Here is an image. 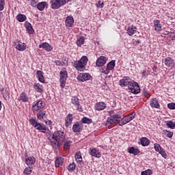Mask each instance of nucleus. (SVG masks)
Listing matches in <instances>:
<instances>
[{"label":"nucleus","mask_w":175,"mask_h":175,"mask_svg":"<svg viewBox=\"0 0 175 175\" xmlns=\"http://www.w3.org/2000/svg\"><path fill=\"white\" fill-rule=\"evenodd\" d=\"M64 142H65V133L61 131L55 132L51 140V146L58 148L59 146H62Z\"/></svg>","instance_id":"nucleus-1"},{"label":"nucleus","mask_w":175,"mask_h":175,"mask_svg":"<svg viewBox=\"0 0 175 175\" xmlns=\"http://www.w3.org/2000/svg\"><path fill=\"white\" fill-rule=\"evenodd\" d=\"M88 62V57H87V56H83L80 60L74 62V68H75L77 70L81 72L84 70V68H85V65H87Z\"/></svg>","instance_id":"nucleus-2"},{"label":"nucleus","mask_w":175,"mask_h":175,"mask_svg":"<svg viewBox=\"0 0 175 175\" xmlns=\"http://www.w3.org/2000/svg\"><path fill=\"white\" fill-rule=\"evenodd\" d=\"M127 85L131 90L132 94H139V92H140V86L137 82H135V81H130Z\"/></svg>","instance_id":"nucleus-3"},{"label":"nucleus","mask_w":175,"mask_h":175,"mask_svg":"<svg viewBox=\"0 0 175 175\" xmlns=\"http://www.w3.org/2000/svg\"><path fill=\"white\" fill-rule=\"evenodd\" d=\"M136 117V113L135 112L131 113L129 115L124 116L121 120L119 122V125L122 126V125H126L128 122H131L133 118Z\"/></svg>","instance_id":"nucleus-4"},{"label":"nucleus","mask_w":175,"mask_h":175,"mask_svg":"<svg viewBox=\"0 0 175 175\" xmlns=\"http://www.w3.org/2000/svg\"><path fill=\"white\" fill-rule=\"evenodd\" d=\"M68 1L69 0H51L50 3L52 9H59L60 6H64Z\"/></svg>","instance_id":"nucleus-5"},{"label":"nucleus","mask_w":175,"mask_h":175,"mask_svg":"<svg viewBox=\"0 0 175 175\" xmlns=\"http://www.w3.org/2000/svg\"><path fill=\"white\" fill-rule=\"evenodd\" d=\"M68 79V72L65 70L60 71V87L64 88Z\"/></svg>","instance_id":"nucleus-6"},{"label":"nucleus","mask_w":175,"mask_h":175,"mask_svg":"<svg viewBox=\"0 0 175 175\" xmlns=\"http://www.w3.org/2000/svg\"><path fill=\"white\" fill-rule=\"evenodd\" d=\"M14 44L15 49L18 51H24L27 49V44L18 40L14 41Z\"/></svg>","instance_id":"nucleus-7"},{"label":"nucleus","mask_w":175,"mask_h":175,"mask_svg":"<svg viewBox=\"0 0 175 175\" xmlns=\"http://www.w3.org/2000/svg\"><path fill=\"white\" fill-rule=\"evenodd\" d=\"M46 106V103L42 100L38 101L36 104L32 106L33 111H38Z\"/></svg>","instance_id":"nucleus-8"},{"label":"nucleus","mask_w":175,"mask_h":175,"mask_svg":"<svg viewBox=\"0 0 175 175\" xmlns=\"http://www.w3.org/2000/svg\"><path fill=\"white\" fill-rule=\"evenodd\" d=\"M77 80L79 81H87L88 80H91V75L87 72H83L78 75Z\"/></svg>","instance_id":"nucleus-9"},{"label":"nucleus","mask_w":175,"mask_h":175,"mask_svg":"<svg viewBox=\"0 0 175 175\" xmlns=\"http://www.w3.org/2000/svg\"><path fill=\"white\" fill-rule=\"evenodd\" d=\"M121 119V115L115 114L107 119L108 124H116L117 121H120Z\"/></svg>","instance_id":"nucleus-10"},{"label":"nucleus","mask_w":175,"mask_h":175,"mask_svg":"<svg viewBox=\"0 0 175 175\" xmlns=\"http://www.w3.org/2000/svg\"><path fill=\"white\" fill-rule=\"evenodd\" d=\"M164 64L165 66H167V68H169L170 69H172V68H173V66H174L175 65L174 60L172 59V57H166L164 59Z\"/></svg>","instance_id":"nucleus-11"},{"label":"nucleus","mask_w":175,"mask_h":175,"mask_svg":"<svg viewBox=\"0 0 175 175\" xmlns=\"http://www.w3.org/2000/svg\"><path fill=\"white\" fill-rule=\"evenodd\" d=\"M71 102L72 105H75V106H76L77 110H78V111H83V108L81 107L79 102V98L77 97H72L71 99Z\"/></svg>","instance_id":"nucleus-12"},{"label":"nucleus","mask_w":175,"mask_h":175,"mask_svg":"<svg viewBox=\"0 0 175 175\" xmlns=\"http://www.w3.org/2000/svg\"><path fill=\"white\" fill-rule=\"evenodd\" d=\"M37 118L40 120L47 118V111L44 110L39 111V112L37 113Z\"/></svg>","instance_id":"nucleus-13"},{"label":"nucleus","mask_w":175,"mask_h":175,"mask_svg":"<svg viewBox=\"0 0 175 175\" xmlns=\"http://www.w3.org/2000/svg\"><path fill=\"white\" fill-rule=\"evenodd\" d=\"M25 162L27 166H31V165H33L35 162H36V159L33 157H27V156H25Z\"/></svg>","instance_id":"nucleus-14"},{"label":"nucleus","mask_w":175,"mask_h":175,"mask_svg":"<svg viewBox=\"0 0 175 175\" xmlns=\"http://www.w3.org/2000/svg\"><path fill=\"white\" fill-rule=\"evenodd\" d=\"M154 27L157 32H161L162 31V25H161L159 20L154 21Z\"/></svg>","instance_id":"nucleus-15"},{"label":"nucleus","mask_w":175,"mask_h":175,"mask_svg":"<svg viewBox=\"0 0 175 175\" xmlns=\"http://www.w3.org/2000/svg\"><path fill=\"white\" fill-rule=\"evenodd\" d=\"M95 109L100 111L101 110H105L106 109V104L103 102H100L94 105Z\"/></svg>","instance_id":"nucleus-16"},{"label":"nucleus","mask_w":175,"mask_h":175,"mask_svg":"<svg viewBox=\"0 0 175 175\" xmlns=\"http://www.w3.org/2000/svg\"><path fill=\"white\" fill-rule=\"evenodd\" d=\"M39 49H44L46 51H51L53 50V47L50 46V44L47 42H44L39 45Z\"/></svg>","instance_id":"nucleus-17"},{"label":"nucleus","mask_w":175,"mask_h":175,"mask_svg":"<svg viewBox=\"0 0 175 175\" xmlns=\"http://www.w3.org/2000/svg\"><path fill=\"white\" fill-rule=\"evenodd\" d=\"M96 64L97 66H103L106 64V57L100 56L98 58Z\"/></svg>","instance_id":"nucleus-18"},{"label":"nucleus","mask_w":175,"mask_h":175,"mask_svg":"<svg viewBox=\"0 0 175 175\" xmlns=\"http://www.w3.org/2000/svg\"><path fill=\"white\" fill-rule=\"evenodd\" d=\"M129 81H131V79H129V77H126L124 79H120V85H121V87H126V85L129 84Z\"/></svg>","instance_id":"nucleus-19"},{"label":"nucleus","mask_w":175,"mask_h":175,"mask_svg":"<svg viewBox=\"0 0 175 175\" xmlns=\"http://www.w3.org/2000/svg\"><path fill=\"white\" fill-rule=\"evenodd\" d=\"M35 128L38 131H40V132H42V133H45L46 131H47V129L46 128V126H44V124H42L40 123H38L37 126H36Z\"/></svg>","instance_id":"nucleus-20"},{"label":"nucleus","mask_w":175,"mask_h":175,"mask_svg":"<svg viewBox=\"0 0 175 175\" xmlns=\"http://www.w3.org/2000/svg\"><path fill=\"white\" fill-rule=\"evenodd\" d=\"M150 105L151 107L159 109V103H158V100H157V98H152L150 101Z\"/></svg>","instance_id":"nucleus-21"},{"label":"nucleus","mask_w":175,"mask_h":175,"mask_svg":"<svg viewBox=\"0 0 175 175\" xmlns=\"http://www.w3.org/2000/svg\"><path fill=\"white\" fill-rule=\"evenodd\" d=\"M72 121H73V115L69 113L66 118V126H69V125H71Z\"/></svg>","instance_id":"nucleus-22"},{"label":"nucleus","mask_w":175,"mask_h":175,"mask_svg":"<svg viewBox=\"0 0 175 175\" xmlns=\"http://www.w3.org/2000/svg\"><path fill=\"white\" fill-rule=\"evenodd\" d=\"M55 163L56 167H59L60 166H62L64 163V158L61 157H57L55 161Z\"/></svg>","instance_id":"nucleus-23"},{"label":"nucleus","mask_w":175,"mask_h":175,"mask_svg":"<svg viewBox=\"0 0 175 175\" xmlns=\"http://www.w3.org/2000/svg\"><path fill=\"white\" fill-rule=\"evenodd\" d=\"M140 144L143 147H146L147 146L150 145V139H148L147 137H142L140 139Z\"/></svg>","instance_id":"nucleus-24"},{"label":"nucleus","mask_w":175,"mask_h":175,"mask_svg":"<svg viewBox=\"0 0 175 175\" xmlns=\"http://www.w3.org/2000/svg\"><path fill=\"white\" fill-rule=\"evenodd\" d=\"M46 6H47V2L42 1L37 4V9H38V10H40V11L44 10V8H46Z\"/></svg>","instance_id":"nucleus-25"},{"label":"nucleus","mask_w":175,"mask_h":175,"mask_svg":"<svg viewBox=\"0 0 175 175\" xmlns=\"http://www.w3.org/2000/svg\"><path fill=\"white\" fill-rule=\"evenodd\" d=\"M73 23L75 21L73 20V17L68 16L66 19V27H72L73 25Z\"/></svg>","instance_id":"nucleus-26"},{"label":"nucleus","mask_w":175,"mask_h":175,"mask_svg":"<svg viewBox=\"0 0 175 175\" xmlns=\"http://www.w3.org/2000/svg\"><path fill=\"white\" fill-rule=\"evenodd\" d=\"M90 155H92V157H96V158H100V153H99V151L95 149H90Z\"/></svg>","instance_id":"nucleus-27"},{"label":"nucleus","mask_w":175,"mask_h":175,"mask_svg":"<svg viewBox=\"0 0 175 175\" xmlns=\"http://www.w3.org/2000/svg\"><path fill=\"white\" fill-rule=\"evenodd\" d=\"M116 66V60H112L109 62L107 65V69L108 70H113L114 69V67Z\"/></svg>","instance_id":"nucleus-28"},{"label":"nucleus","mask_w":175,"mask_h":175,"mask_svg":"<svg viewBox=\"0 0 175 175\" xmlns=\"http://www.w3.org/2000/svg\"><path fill=\"white\" fill-rule=\"evenodd\" d=\"M19 98H20V100H22V102H25V103L29 100L27 93L24 92L21 94Z\"/></svg>","instance_id":"nucleus-29"},{"label":"nucleus","mask_w":175,"mask_h":175,"mask_svg":"<svg viewBox=\"0 0 175 175\" xmlns=\"http://www.w3.org/2000/svg\"><path fill=\"white\" fill-rule=\"evenodd\" d=\"M135 32H136V27H135L134 26L129 27L127 29L128 35H129L130 36H132V35H133Z\"/></svg>","instance_id":"nucleus-30"},{"label":"nucleus","mask_w":175,"mask_h":175,"mask_svg":"<svg viewBox=\"0 0 175 175\" xmlns=\"http://www.w3.org/2000/svg\"><path fill=\"white\" fill-rule=\"evenodd\" d=\"M16 20H18L19 23H23V21H25V20H27V16L24 14H19L16 16Z\"/></svg>","instance_id":"nucleus-31"},{"label":"nucleus","mask_w":175,"mask_h":175,"mask_svg":"<svg viewBox=\"0 0 175 175\" xmlns=\"http://www.w3.org/2000/svg\"><path fill=\"white\" fill-rule=\"evenodd\" d=\"M37 75L39 81H40V83H44V77H43V72L41 70L37 71Z\"/></svg>","instance_id":"nucleus-32"},{"label":"nucleus","mask_w":175,"mask_h":175,"mask_svg":"<svg viewBox=\"0 0 175 175\" xmlns=\"http://www.w3.org/2000/svg\"><path fill=\"white\" fill-rule=\"evenodd\" d=\"M33 88L37 91V92H43V86L39 83L34 85Z\"/></svg>","instance_id":"nucleus-33"},{"label":"nucleus","mask_w":175,"mask_h":175,"mask_svg":"<svg viewBox=\"0 0 175 175\" xmlns=\"http://www.w3.org/2000/svg\"><path fill=\"white\" fill-rule=\"evenodd\" d=\"M73 132H80L81 131V126L79 123H76L72 126Z\"/></svg>","instance_id":"nucleus-34"},{"label":"nucleus","mask_w":175,"mask_h":175,"mask_svg":"<svg viewBox=\"0 0 175 175\" xmlns=\"http://www.w3.org/2000/svg\"><path fill=\"white\" fill-rule=\"evenodd\" d=\"M129 154H133V155H137L140 151H139L137 149H135L134 147H131L129 149Z\"/></svg>","instance_id":"nucleus-35"},{"label":"nucleus","mask_w":175,"mask_h":175,"mask_svg":"<svg viewBox=\"0 0 175 175\" xmlns=\"http://www.w3.org/2000/svg\"><path fill=\"white\" fill-rule=\"evenodd\" d=\"M75 159H76L77 162H81L83 161V157H81V153L80 152H76Z\"/></svg>","instance_id":"nucleus-36"},{"label":"nucleus","mask_w":175,"mask_h":175,"mask_svg":"<svg viewBox=\"0 0 175 175\" xmlns=\"http://www.w3.org/2000/svg\"><path fill=\"white\" fill-rule=\"evenodd\" d=\"M154 146L155 151H157V152H161V151H163V149L162 148V147H161V145H159V144H154Z\"/></svg>","instance_id":"nucleus-37"},{"label":"nucleus","mask_w":175,"mask_h":175,"mask_svg":"<svg viewBox=\"0 0 175 175\" xmlns=\"http://www.w3.org/2000/svg\"><path fill=\"white\" fill-rule=\"evenodd\" d=\"M81 122L83 124H91L92 122V119H90L87 117L82 118Z\"/></svg>","instance_id":"nucleus-38"},{"label":"nucleus","mask_w":175,"mask_h":175,"mask_svg":"<svg viewBox=\"0 0 175 175\" xmlns=\"http://www.w3.org/2000/svg\"><path fill=\"white\" fill-rule=\"evenodd\" d=\"M166 125L168 126V128H170L171 129H174L175 128V123L173 122V121L172 120L167 122Z\"/></svg>","instance_id":"nucleus-39"},{"label":"nucleus","mask_w":175,"mask_h":175,"mask_svg":"<svg viewBox=\"0 0 175 175\" xmlns=\"http://www.w3.org/2000/svg\"><path fill=\"white\" fill-rule=\"evenodd\" d=\"M77 44L80 47V46L84 44V37H81L77 40Z\"/></svg>","instance_id":"nucleus-40"},{"label":"nucleus","mask_w":175,"mask_h":175,"mask_svg":"<svg viewBox=\"0 0 175 175\" xmlns=\"http://www.w3.org/2000/svg\"><path fill=\"white\" fill-rule=\"evenodd\" d=\"M26 28L30 33H33V29L32 28V25H31V23H27Z\"/></svg>","instance_id":"nucleus-41"},{"label":"nucleus","mask_w":175,"mask_h":175,"mask_svg":"<svg viewBox=\"0 0 175 175\" xmlns=\"http://www.w3.org/2000/svg\"><path fill=\"white\" fill-rule=\"evenodd\" d=\"M32 173V167H31V165H29V167H26L24 170L25 174H31Z\"/></svg>","instance_id":"nucleus-42"},{"label":"nucleus","mask_w":175,"mask_h":175,"mask_svg":"<svg viewBox=\"0 0 175 175\" xmlns=\"http://www.w3.org/2000/svg\"><path fill=\"white\" fill-rule=\"evenodd\" d=\"M152 174V170L148 169L141 172V175H151Z\"/></svg>","instance_id":"nucleus-43"},{"label":"nucleus","mask_w":175,"mask_h":175,"mask_svg":"<svg viewBox=\"0 0 175 175\" xmlns=\"http://www.w3.org/2000/svg\"><path fill=\"white\" fill-rule=\"evenodd\" d=\"M75 169H76V165L74 163L70 164L68 166V170H69V172H73Z\"/></svg>","instance_id":"nucleus-44"},{"label":"nucleus","mask_w":175,"mask_h":175,"mask_svg":"<svg viewBox=\"0 0 175 175\" xmlns=\"http://www.w3.org/2000/svg\"><path fill=\"white\" fill-rule=\"evenodd\" d=\"M29 122H30L31 125H32V126H34V128H36L38 124L35 119H29Z\"/></svg>","instance_id":"nucleus-45"},{"label":"nucleus","mask_w":175,"mask_h":175,"mask_svg":"<svg viewBox=\"0 0 175 175\" xmlns=\"http://www.w3.org/2000/svg\"><path fill=\"white\" fill-rule=\"evenodd\" d=\"M5 8V0H0V11Z\"/></svg>","instance_id":"nucleus-46"},{"label":"nucleus","mask_w":175,"mask_h":175,"mask_svg":"<svg viewBox=\"0 0 175 175\" xmlns=\"http://www.w3.org/2000/svg\"><path fill=\"white\" fill-rule=\"evenodd\" d=\"M64 147L65 150H69L70 147V142L68 141L64 143Z\"/></svg>","instance_id":"nucleus-47"},{"label":"nucleus","mask_w":175,"mask_h":175,"mask_svg":"<svg viewBox=\"0 0 175 175\" xmlns=\"http://www.w3.org/2000/svg\"><path fill=\"white\" fill-rule=\"evenodd\" d=\"M168 109H170L171 110H174L175 109V103H171L167 105Z\"/></svg>","instance_id":"nucleus-48"},{"label":"nucleus","mask_w":175,"mask_h":175,"mask_svg":"<svg viewBox=\"0 0 175 175\" xmlns=\"http://www.w3.org/2000/svg\"><path fill=\"white\" fill-rule=\"evenodd\" d=\"M31 5L33 8H38V3L35 0L31 1Z\"/></svg>","instance_id":"nucleus-49"},{"label":"nucleus","mask_w":175,"mask_h":175,"mask_svg":"<svg viewBox=\"0 0 175 175\" xmlns=\"http://www.w3.org/2000/svg\"><path fill=\"white\" fill-rule=\"evenodd\" d=\"M159 152V154H161V155H162L163 158H166V157H167L166 152H165V150L163 149V150H161Z\"/></svg>","instance_id":"nucleus-50"},{"label":"nucleus","mask_w":175,"mask_h":175,"mask_svg":"<svg viewBox=\"0 0 175 175\" xmlns=\"http://www.w3.org/2000/svg\"><path fill=\"white\" fill-rule=\"evenodd\" d=\"M97 6L98 8H103V2L98 1L97 3Z\"/></svg>","instance_id":"nucleus-51"},{"label":"nucleus","mask_w":175,"mask_h":175,"mask_svg":"<svg viewBox=\"0 0 175 175\" xmlns=\"http://www.w3.org/2000/svg\"><path fill=\"white\" fill-rule=\"evenodd\" d=\"M167 137L172 139L173 137V132L167 131Z\"/></svg>","instance_id":"nucleus-52"},{"label":"nucleus","mask_w":175,"mask_h":175,"mask_svg":"<svg viewBox=\"0 0 175 175\" xmlns=\"http://www.w3.org/2000/svg\"><path fill=\"white\" fill-rule=\"evenodd\" d=\"M107 68L106 70H104L102 71L103 73H104V75H109V73L110 72Z\"/></svg>","instance_id":"nucleus-53"},{"label":"nucleus","mask_w":175,"mask_h":175,"mask_svg":"<svg viewBox=\"0 0 175 175\" xmlns=\"http://www.w3.org/2000/svg\"><path fill=\"white\" fill-rule=\"evenodd\" d=\"M142 76H144V77H146V76H148V73H147V71L144 70L142 72Z\"/></svg>","instance_id":"nucleus-54"},{"label":"nucleus","mask_w":175,"mask_h":175,"mask_svg":"<svg viewBox=\"0 0 175 175\" xmlns=\"http://www.w3.org/2000/svg\"><path fill=\"white\" fill-rule=\"evenodd\" d=\"M56 65L61 66H62V62L61 61H56Z\"/></svg>","instance_id":"nucleus-55"},{"label":"nucleus","mask_w":175,"mask_h":175,"mask_svg":"<svg viewBox=\"0 0 175 175\" xmlns=\"http://www.w3.org/2000/svg\"><path fill=\"white\" fill-rule=\"evenodd\" d=\"M45 124H46V125H50L51 124H53V122H52L51 120H49V121H48V122H45Z\"/></svg>","instance_id":"nucleus-56"},{"label":"nucleus","mask_w":175,"mask_h":175,"mask_svg":"<svg viewBox=\"0 0 175 175\" xmlns=\"http://www.w3.org/2000/svg\"><path fill=\"white\" fill-rule=\"evenodd\" d=\"M139 43H140V41L138 40L137 41H135L134 42V44H139Z\"/></svg>","instance_id":"nucleus-57"},{"label":"nucleus","mask_w":175,"mask_h":175,"mask_svg":"<svg viewBox=\"0 0 175 175\" xmlns=\"http://www.w3.org/2000/svg\"><path fill=\"white\" fill-rule=\"evenodd\" d=\"M157 66H154V67L152 68L153 72H157Z\"/></svg>","instance_id":"nucleus-58"},{"label":"nucleus","mask_w":175,"mask_h":175,"mask_svg":"<svg viewBox=\"0 0 175 175\" xmlns=\"http://www.w3.org/2000/svg\"><path fill=\"white\" fill-rule=\"evenodd\" d=\"M144 94L145 95V96H147V95H148V92H147V91L144 90Z\"/></svg>","instance_id":"nucleus-59"},{"label":"nucleus","mask_w":175,"mask_h":175,"mask_svg":"<svg viewBox=\"0 0 175 175\" xmlns=\"http://www.w3.org/2000/svg\"><path fill=\"white\" fill-rule=\"evenodd\" d=\"M2 109V103L0 101V110Z\"/></svg>","instance_id":"nucleus-60"},{"label":"nucleus","mask_w":175,"mask_h":175,"mask_svg":"<svg viewBox=\"0 0 175 175\" xmlns=\"http://www.w3.org/2000/svg\"><path fill=\"white\" fill-rule=\"evenodd\" d=\"M0 91H3V87H0Z\"/></svg>","instance_id":"nucleus-61"}]
</instances>
